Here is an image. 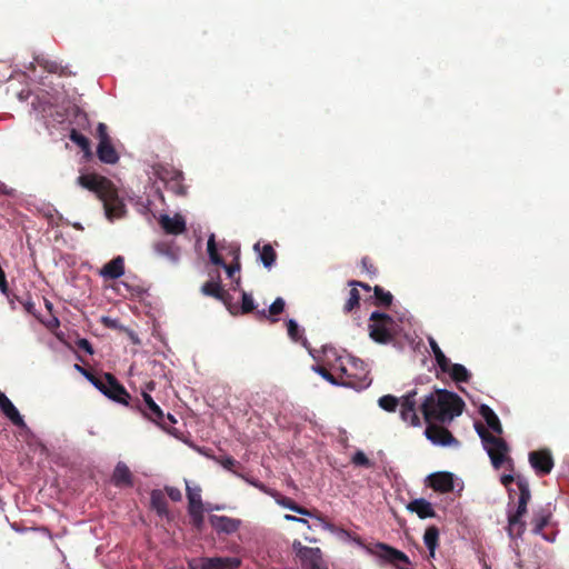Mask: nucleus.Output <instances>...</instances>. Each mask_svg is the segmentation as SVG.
I'll use <instances>...</instances> for the list:
<instances>
[{
  "mask_svg": "<svg viewBox=\"0 0 569 569\" xmlns=\"http://www.w3.org/2000/svg\"><path fill=\"white\" fill-rule=\"evenodd\" d=\"M463 400L455 392L447 389H436L425 396L420 403V410L427 422L449 423L462 413Z\"/></svg>",
  "mask_w": 569,
  "mask_h": 569,
  "instance_id": "nucleus-1",
  "label": "nucleus"
},
{
  "mask_svg": "<svg viewBox=\"0 0 569 569\" xmlns=\"http://www.w3.org/2000/svg\"><path fill=\"white\" fill-rule=\"evenodd\" d=\"M323 353L330 370L348 378V380H341V386L362 389L370 385L368 367L361 359L349 355H338L337 350L332 347H326Z\"/></svg>",
  "mask_w": 569,
  "mask_h": 569,
  "instance_id": "nucleus-2",
  "label": "nucleus"
},
{
  "mask_svg": "<svg viewBox=\"0 0 569 569\" xmlns=\"http://www.w3.org/2000/svg\"><path fill=\"white\" fill-rule=\"evenodd\" d=\"M77 184L93 192L102 201L109 220L119 219L124 214V203L107 178L96 173H82L77 178Z\"/></svg>",
  "mask_w": 569,
  "mask_h": 569,
  "instance_id": "nucleus-3",
  "label": "nucleus"
},
{
  "mask_svg": "<svg viewBox=\"0 0 569 569\" xmlns=\"http://www.w3.org/2000/svg\"><path fill=\"white\" fill-rule=\"evenodd\" d=\"M417 391L411 390L407 395L402 396L400 399L387 395L379 398L378 403L381 409L388 412H393L397 407H400V418L403 422L408 423L412 427H420L421 421L418 416L417 405L418 401L416 399Z\"/></svg>",
  "mask_w": 569,
  "mask_h": 569,
  "instance_id": "nucleus-4",
  "label": "nucleus"
},
{
  "mask_svg": "<svg viewBox=\"0 0 569 569\" xmlns=\"http://www.w3.org/2000/svg\"><path fill=\"white\" fill-rule=\"evenodd\" d=\"M400 328L396 320L381 312H372L369 317V337L377 343L387 345L398 335Z\"/></svg>",
  "mask_w": 569,
  "mask_h": 569,
  "instance_id": "nucleus-5",
  "label": "nucleus"
},
{
  "mask_svg": "<svg viewBox=\"0 0 569 569\" xmlns=\"http://www.w3.org/2000/svg\"><path fill=\"white\" fill-rule=\"evenodd\" d=\"M476 431L481 438L483 448L487 451L495 469H499L503 462H509L511 465V460L508 457L509 447L503 439L491 435L480 426H476Z\"/></svg>",
  "mask_w": 569,
  "mask_h": 569,
  "instance_id": "nucleus-6",
  "label": "nucleus"
},
{
  "mask_svg": "<svg viewBox=\"0 0 569 569\" xmlns=\"http://www.w3.org/2000/svg\"><path fill=\"white\" fill-rule=\"evenodd\" d=\"M357 545L362 547L367 553L377 557L382 563L397 565L398 562L409 563L408 556L393 547L383 542H377L373 546H366L359 539H355Z\"/></svg>",
  "mask_w": 569,
  "mask_h": 569,
  "instance_id": "nucleus-7",
  "label": "nucleus"
},
{
  "mask_svg": "<svg viewBox=\"0 0 569 569\" xmlns=\"http://www.w3.org/2000/svg\"><path fill=\"white\" fill-rule=\"evenodd\" d=\"M190 569H238L241 559L238 557H199L188 562Z\"/></svg>",
  "mask_w": 569,
  "mask_h": 569,
  "instance_id": "nucleus-8",
  "label": "nucleus"
},
{
  "mask_svg": "<svg viewBox=\"0 0 569 569\" xmlns=\"http://www.w3.org/2000/svg\"><path fill=\"white\" fill-rule=\"evenodd\" d=\"M292 549L303 569H327L319 548L306 547L300 541H293Z\"/></svg>",
  "mask_w": 569,
  "mask_h": 569,
  "instance_id": "nucleus-9",
  "label": "nucleus"
},
{
  "mask_svg": "<svg viewBox=\"0 0 569 569\" xmlns=\"http://www.w3.org/2000/svg\"><path fill=\"white\" fill-rule=\"evenodd\" d=\"M207 251H208L210 261L213 264L222 267L226 270L227 276L234 281L233 289L234 290L239 289L241 279L239 276L236 277V274L239 273V271H240V262L238 261V258L236 259L234 263L229 264V266L226 264L217 252L214 234H210V237L208 238Z\"/></svg>",
  "mask_w": 569,
  "mask_h": 569,
  "instance_id": "nucleus-10",
  "label": "nucleus"
},
{
  "mask_svg": "<svg viewBox=\"0 0 569 569\" xmlns=\"http://www.w3.org/2000/svg\"><path fill=\"white\" fill-rule=\"evenodd\" d=\"M92 383L108 398L119 403H127V398L129 397L127 391L111 375H106V381H92Z\"/></svg>",
  "mask_w": 569,
  "mask_h": 569,
  "instance_id": "nucleus-11",
  "label": "nucleus"
},
{
  "mask_svg": "<svg viewBox=\"0 0 569 569\" xmlns=\"http://www.w3.org/2000/svg\"><path fill=\"white\" fill-rule=\"evenodd\" d=\"M426 438L435 446L458 447L459 441L451 432L442 427L429 425L425 430Z\"/></svg>",
  "mask_w": 569,
  "mask_h": 569,
  "instance_id": "nucleus-12",
  "label": "nucleus"
},
{
  "mask_svg": "<svg viewBox=\"0 0 569 569\" xmlns=\"http://www.w3.org/2000/svg\"><path fill=\"white\" fill-rule=\"evenodd\" d=\"M529 463L537 475H548L553 468V459L550 450L541 449L529 453Z\"/></svg>",
  "mask_w": 569,
  "mask_h": 569,
  "instance_id": "nucleus-13",
  "label": "nucleus"
},
{
  "mask_svg": "<svg viewBox=\"0 0 569 569\" xmlns=\"http://www.w3.org/2000/svg\"><path fill=\"white\" fill-rule=\"evenodd\" d=\"M158 222L168 234H182L187 229L186 219L180 213H174L173 216L161 213Z\"/></svg>",
  "mask_w": 569,
  "mask_h": 569,
  "instance_id": "nucleus-14",
  "label": "nucleus"
},
{
  "mask_svg": "<svg viewBox=\"0 0 569 569\" xmlns=\"http://www.w3.org/2000/svg\"><path fill=\"white\" fill-rule=\"evenodd\" d=\"M429 486L439 492H449L455 488V478L451 472L440 471L428 477Z\"/></svg>",
  "mask_w": 569,
  "mask_h": 569,
  "instance_id": "nucleus-15",
  "label": "nucleus"
},
{
  "mask_svg": "<svg viewBox=\"0 0 569 569\" xmlns=\"http://www.w3.org/2000/svg\"><path fill=\"white\" fill-rule=\"evenodd\" d=\"M526 512L527 505H520V502H518L517 510L513 513H508V531L510 537H519L523 533L526 525L521 518Z\"/></svg>",
  "mask_w": 569,
  "mask_h": 569,
  "instance_id": "nucleus-16",
  "label": "nucleus"
},
{
  "mask_svg": "<svg viewBox=\"0 0 569 569\" xmlns=\"http://www.w3.org/2000/svg\"><path fill=\"white\" fill-rule=\"evenodd\" d=\"M209 522L217 532L232 533L238 530L241 521L227 516H210Z\"/></svg>",
  "mask_w": 569,
  "mask_h": 569,
  "instance_id": "nucleus-17",
  "label": "nucleus"
},
{
  "mask_svg": "<svg viewBox=\"0 0 569 569\" xmlns=\"http://www.w3.org/2000/svg\"><path fill=\"white\" fill-rule=\"evenodd\" d=\"M159 178L168 183L169 188L177 194L184 193L182 186V173L174 169H163L159 173Z\"/></svg>",
  "mask_w": 569,
  "mask_h": 569,
  "instance_id": "nucleus-18",
  "label": "nucleus"
},
{
  "mask_svg": "<svg viewBox=\"0 0 569 569\" xmlns=\"http://www.w3.org/2000/svg\"><path fill=\"white\" fill-rule=\"evenodd\" d=\"M99 274L104 279H118L124 274V259L121 256L106 263Z\"/></svg>",
  "mask_w": 569,
  "mask_h": 569,
  "instance_id": "nucleus-19",
  "label": "nucleus"
},
{
  "mask_svg": "<svg viewBox=\"0 0 569 569\" xmlns=\"http://www.w3.org/2000/svg\"><path fill=\"white\" fill-rule=\"evenodd\" d=\"M439 368L456 382H467L470 378V372L465 366L452 363L450 359H447V366H440Z\"/></svg>",
  "mask_w": 569,
  "mask_h": 569,
  "instance_id": "nucleus-20",
  "label": "nucleus"
},
{
  "mask_svg": "<svg viewBox=\"0 0 569 569\" xmlns=\"http://www.w3.org/2000/svg\"><path fill=\"white\" fill-rule=\"evenodd\" d=\"M0 409L13 425L22 428L26 427L24 420L20 412L7 396H2L0 399Z\"/></svg>",
  "mask_w": 569,
  "mask_h": 569,
  "instance_id": "nucleus-21",
  "label": "nucleus"
},
{
  "mask_svg": "<svg viewBox=\"0 0 569 569\" xmlns=\"http://www.w3.org/2000/svg\"><path fill=\"white\" fill-rule=\"evenodd\" d=\"M0 409L13 425L22 428L26 427L24 420L20 412L7 396H2L0 399Z\"/></svg>",
  "mask_w": 569,
  "mask_h": 569,
  "instance_id": "nucleus-22",
  "label": "nucleus"
},
{
  "mask_svg": "<svg viewBox=\"0 0 569 569\" xmlns=\"http://www.w3.org/2000/svg\"><path fill=\"white\" fill-rule=\"evenodd\" d=\"M407 509L410 512L417 513L420 519L435 517V510L431 502L423 498L412 500L408 503Z\"/></svg>",
  "mask_w": 569,
  "mask_h": 569,
  "instance_id": "nucleus-23",
  "label": "nucleus"
},
{
  "mask_svg": "<svg viewBox=\"0 0 569 569\" xmlns=\"http://www.w3.org/2000/svg\"><path fill=\"white\" fill-rule=\"evenodd\" d=\"M479 413L482 417V419L486 421L488 428L493 431L497 435L502 433V426L500 423V420L498 416L495 413V411L487 405H481L479 407Z\"/></svg>",
  "mask_w": 569,
  "mask_h": 569,
  "instance_id": "nucleus-24",
  "label": "nucleus"
},
{
  "mask_svg": "<svg viewBox=\"0 0 569 569\" xmlns=\"http://www.w3.org/2000/svg\"><path fill=\"white\" fill-rule=\"evenodd\" d=\"M97 154L100 161L109 164H113L119 160V156L111 144V141H99L97 148Z\"/></svg>",
  "mask_w": 569,
  "mask_h": 569,
  "instance_id": "nucleus-25",
  "label": "nucleus"
},
{
  "mask_svg": "<svg viewBox=\"0 0 569 569\" xmlns=\"http://www.w3.org/2000/svg\"><path fill=\"white\" fill-rule=\"evenodd\" d=\"M112 481L119 487L132 485L131 472L124 462L120 461L117 463L112 475Z\"/></svg>",
  "mask_w": 569,
  "mask_h": 569,
  "instance_id": "nucleus-26",
  "label": "nucleus"
},
{
  "mask_svg": "<svg viewBox=\"0 0 569 569\" xmlns=\"http://www.w3.org/2000/svg\"><path fill=\"white\" fill-rule=\"evenodd\" d=\"M142 397H143V400H144V403L147 406V409L144 411L146 416L154 421V422H159L162 417H163V412L162 410L160 409V407L153 401L152 397L148 393V392H142Z\"/></svg>",
  "mask_w": 569,
  "mask_h": 569,
  "instance_id": "nucleus-27",
  "label": "nucleus"
},
{
  "mask_svg": "<svg viewBox=\"0 0 569 569\" xmlns=\"http://www.w3.org/2000/svg\"><path fill=\"white\" fill-rule=\"evenodd\" d=\"M254 251L258 252L259 259L263 267L271 268L276 260V252L271 244H264L262 248H260V243H256L253 246Z\"/></svg>",
  "mask_w": 569,
  "mask_h": 569,
  "instance_id": "nucleus-28",
  "label": "nucleus"
},
{
  "mask_svg": "<svg viewBox=\"0 0 569 569\" xmlns=\"http://www.w3.org/2000/svg\"><path fill=\"white\" fill-rule=\"evenodd\" d=\"M439 530L435 526H430L426 529L423 535V542L429 550L431 557H435L436 549L438 547Z\"/></svg>",
  "mask_w": 569,
  "mask_h": 569,
  "instance_id": "nucleus-29",
  "label": "nucleus"
},
{
  "mask_svg": "<svg viewBox=\"0 0 569 569\" xmlns=\"http://www.w3.org/2000/svg\"><path fill=\"white\" fill-rule=\"evenodd\" d=\"M287 328L288 335L293 342H301L305 348H308V341L303 337V329L299 327L296 320L289 319Z\"/></svg>",
  "mask_w": 569,
  "mask_h": 569,
  "instance_id": "nucleus-30",
  "label": "nucleus"
},
{
  "mask_svg": "<svg viewBox=\"0 0 569 569\" xmlns=\"http://www.w3.org/2000/svg\"><path fill=\"white\" fill-rule=\"evenodd\" d=\"M187 498L189 501V508L203 507L201 499V489L199 486H190L189 481L186 480Z\"/></svg>",
  "mask_w": 569,
  "mask_h": 569,
  "instance_id": "nucleus-31",
  "label": "nucleus"
},
{
  "mask_svg": "<svg viewBox=\"0 0 569 569\" xmlns=\"http://www.w3.org/2000/svg\"><path fill=\"white\" fill-rule=\"evenodd\" d=\"M274 498H276V502L278 505H280L281 507L289 509L291 511H295L301 516L312 517V515L309 512V510L298 506L291 499L286 498V497H280L278 493Z\"/></svg>",
  "mask_w": 569,
  "mask_h": 569,
  "instance_id": "nucleus-32",
  "label": "nucleus"
},
{
  "mask_svg": "<svg viewBox=\"0 0 569 569\" xmlns=\"http://www.w3.org/2000/svg\"><path fill=\"white\" fill-rule=\"evenodd\" d=\"M201 292L206 296L214 297L216 299H223V290L219 282L208 281L201 287Z\"/></svg>",
  "mask_w": 569,
  "mask_h": 569,
  "instance_id": "nucleus-33",
  "label": "nucleus"
},
{
  "mask_svg": "<svg viewBox=\"0 0 569 569\" xmlns=\"http://www.w3.org/2000/svg\"><path fill=\"white\" fill-rule=\"evenodd\" d=\"M428 343L435 357L438 367L447 366V357L438 346L437 341L432 337H428Z\"/></svg>",
  "mask_w": 569,
  "mask_h": 569,
  "instance_id": "nucleus-34",
  "label": "nucleus"
},
{
  "mask_svg": "<svg viewBox=\"0 0 569 569\" xmlns=\"http://www.w3.org/2000/svg\"><path fill=\"white\" fill-rule=\"evenodd\" d=\"M517 485L520 491L518 502L520 505H528L531 497L528 481L525 478L518 477Z\"/></svg>",
  "mask_w": 569,
  "mask_h": 569,
  "instance_id": "nucleus-35",
  "label": "nucleus"
},
{
  "mask_svg": "<svg viewBox=\"0 0 569 569\" xmlns=\"http://www.w3.org/2000/svg\"><path fill=\"white\" fill-rule=\"evenodd\" d=\"M70 140L74 142L77 146H79L83 152H86L87 154L90 153V142L82 133L78 132L74 129L71 130Z\"/></svg>",
  "mask_w": 569,
  "mask_h": 569,
  "instance_id": "nucleus-36",
  "label": "nucleus"
},
{
  "mask_svg": "<svg viewBox=\"0 0 569 569\" xmlns=\"http://www.w3.org/2000/svg\"><path fill=\"white\" fill-rule=\"evenodd\" d=\"M151 505L159 515L166 512V501L161 491L153 490L151 492Z\"/></svg>",
  "mask_w": 569,
  "mask_h": 569,
  "instance_id": "nucleus-37",
  "label": "nucleus"
},
{
  "mask_svg": "<svg viewBox=\"0 0 569 569\" xmlns=\"http://www.w3.org/2000/svg\"><path fill=\"white\" fill-rule=\"evenodd\" d=\"M192 523L197 529H201L204 522L203 507L188 508Z\"/></svg>",
  "mask_w": 569,
  "mask_h": 569,
  "instance_id": "nucleus-38",
  "label": "nucleus"
},
{
  "mask_svg": "<svg viewBox=\"0 0 569 569\" xmlns=\"http://www.w3.org/2000/svg\"><path fill=\"white\" fill-rule=\"evenodd\" d=\"M312 370L317 372L319 376H321L326 381H328L332 386H341V381H338L332 373H330L325 367L322 366H315L312 367Z\"/></svg>",
  "mask_w": 569,
  "mask_h": 569,
  "instance_id": "nucleus-39",
  "label": "nucleus"
},
{
  "mask_svg": "<svg viewBox=\"0 0 569 569\" xmlns=\"http://www.w3.org/2000/svg\"><path fill=\"white\" fill-rule=\"evenodd\" d=\"M375 296L379 305L388 306L392 301V295L380 287H375Z\"/></svg>",
  "mask_w": 569,
  "mask_h": 569,
  "instance_id": "nucleus-40",
  "label": "nucleus"
},
{
  "mask_svg": "<svg viewBox=\"0 0 569 569\" xmlns=\"http://www.w3.org/2000/svg\"><path fill=\"white\" fill-rule=\"evenodd\" d=\"M238 477L242 478L246 482H248L249 485L256 487L257 489H259L260 491H262V492H264L267 495H270L272 497L277 496V492H274L273 490L269 489L268 487H266L262 482H260L258 480L244 477L243 475H238Z\"/></svg>",
  "mask_w": 569,
  "mask_h": 569,
  "instance_id": "nucleus-41",
  "label": "nucleus"
},
{
  "mask_svg": "<svg viewBox=\"0 0 569 569\" xmlns=\"http://www.w3.org/2000/svg\"><path fill=\"white\" fill-rule=\"evenodd\" d=\"M359 292L356 288H352L349 292V298L345 305L346 311H351L359 303Z\"/></svg>",
  "mask_w": 569,
  "mask_h": 569,
  "instance_id": "nucleus-42",
  "label": "nucleus"
},
{
  "mask_svg": "<svg viewBox=\"0 0 569 569\" xmlns=\"http://www.w3.org/2000/svg\"><path fill=\"white\" fill-rule=\"evenodd\" d=\"M214 460L220 463L224 469L229 470V471H232L236 476H238L239 473L233 471V467L236 465H238V462L229 457V456H224V457H221V458H214Z\"/></svg>",
  "mask_w": 569,
  "mask_h": 569,
  "instance_id": "nucleus-43",
  "label": "nucleus"
},
{
  "mask_svg": "<svg viewBox=\"0 0 569 569\" xmlns=\"http://www.w3.org/2000/svg\"><path fill=\"white\" fill-rule=\"evenodd\" d=\"M352 463L361 467H370L371 463L363 451L358 450L351 459Z\"/></svg>",
  "mask_w": 569,
  "mask_h": 569,
  "instance_id": "nucleus-44",
  "label": "nucleus"
},
{
  "mask_svg": "<svg viewBox=\"0 0 569 569\" xmlns=\"http://www.w3.org/2000/svg\"><path fill=\"white\" fill-rule=\"evenodd\" d=\"M254 300L250 293L242 291V303L241 308L243 312H250L254 309Z\"/></svg>",
  "mask_w": 569,
  "mask_h": 569,
  "instance_id": "nucleus-45",
  "label": "nucleus"
},
{
  "mask_svg": "<svg viewBox=\"0 0 569 569\" xmlns=\"http://www.w3.org/2000/svg\"><path fill=\"white\" fill-rule=\"evenodd\" d=\"M284 300L282 298H277L269 307V315L276 316L283 311L284 309Z\"/></svg>",
  "mask_w": 569,
  "mask_h": 569,
  "instance_id": "nucleus-46",
  "label": "nucleus"
},
{
  "mask_svg": "<svg viewBox=\"0 0 569 569\" xmlns=\"http://www.w3.org/2000/svg\"><path fill=\"white\" fill-rule=\"evenodd\" d=\"M548 522V518L546 516H537L535 519H533V529H532V532L535 535H540L542 529L545 528V526L547 525Z\"/></svg>",
  "mask_w": 569,
  "mask_h": 569,
  "instance_id": "nucleus-47",
  "label": "nucleus"
},
{
  "mask_svg": "<svg viewBox=\"0 0 569 569\" xmlns=\"http://www.w3.org/2000/svg\"><path fill=\"white\" fill-rule=\"evenodd\" d=\"M38 63H40L44 69H47L49 72H59L60 66L57 62L48 61V60H37Z\"/></svg>",
  "mask_w": 569,
  "mask_h": 569,
  "instance_id": "nucleus-48",
  "label": "nucleus"
},
{
  "mask_svg": "<svg viewBox=\"0 0 569 569\" xmlns=\"http://www.w3.org/2000/svg\"><path fill=\"white\" fill-rule=\"evenodd\" d=\"M97 134L99 138V141H109L110 138L107 132V126L102 122H100L97 127Z\"/></svg>",
  "mask_w": 569,
  "mask_h": 569,
  "instance_id": "nucleus-49",
  "label": "nucleus"
},
{
  "mask_svg": "<svg viewBox=\"0 0 569 569\" xmlns=\"http://www.w3.org/2000/svg\"><path fill=\"white\" fill-rule=\"evenodd\" d=\"M166 490H167V493H168V496L170 497L171 500H173V501H180L181 500L182 495H181V491L178 488L168 487Z\"/></svg>",
  "mask_w": 569,
  "mask_h": 569,
  "instance_id": "nucleus-50",
  "label": "nucleus"
},
{
  "mask_svg": "<svg viewBox=\"0 0 569 569\" xmlns=\"http://www.w3.org/2000/svg\"><path fill=\"white\" fill-rule=\"evenodd\" d=\"M32 106L34 108V110L42 117V118H46L47 117V113L49 111V109L51 108V106L47 102L44 103H40L39 106H36L34 102H32Z\"/></svg>",
  "mask_w": 569,
  "mask_h": 569,
  "instance_id": "nucleus-51",
  "label": "nucleus"
},
{
  "mask_svg": "<svg viewBox=\"0 0 569 569\" xmlns=\"http://www.w3.org/2000/svg\"><path fill=\"white\" fill-rule=\"evenodd\" d=\"M315 519L325 530H328V531L335 532V533L337 532L338 529L333 525L323 520L321 517H315Z\"/></svg>",
  "mask_w": 569,
  "mask_h": 569,
  "instance_id": "nucleus-52",
  "label": "nucleus"
},
{
  "mask_svg": "<svg viewBox=\"0 0 569 569\" xmlns=\"http://www.w3.org/2000/svg\"><path fill=\"white\" fill-rule=\"evenodd\" d=\"M284 520L290 521V522H299V523L306 525L309 529H311V526L309 525L308 520L305 518H298L292 515H284Z\"/></svg>",
  "mask_w": 569,
  "mask_h": 569,
  "instance_id": "nucleus-53",
  "label": "nucleus"
},
{
  "mask_svg": "<svg viewBox=\"0 0 569 569\" xmlns=\"http://www.w3.org/2000/svg\"><path fill=\"white\" fill-rule=\"evenodd\" d=\"M78 347L81 349V350H84L86 352L92 355L93 353V350H92V347L90 345V342L87 340V339H80L78 341Z\"/></svg>",
  "mask_w": 569,
  "mask_h": 569,
  "instance_id": "nucleus-54",
  "label": "nucleus"
},
{
  "mask_svg": "<svg viewBox=\"0 0 569 569\" xmlns=\"http://www.w3.org/2000/svg\"><path fill=\"white\" fill-rule=\"evenodd\" d=\"M157 251L160 254H163V256L168 257V259L171 260L172 262H177L178 261V254H176L173 252L161 250L160 247L157 248Z\"/></svg>",
  "mask_w": 569,
  "mask_h": 569,
  "instance_id": "nucleus-55",
  "label": "nucleus"
},
{
  "mask_svg": "<svg viewBox=\"0 0 569 569\" xmlns=\"http://www.w3.org/2000/svg\"><path fill=\"white\" fill-rule=\"evenodd\" d=\"M503 486L508 487L513 481L512 475H502L500 478Z\"/></svg>",
  "mask_w": 569,
  "mask_h": 569,
  "instance_id": "nucleus-56",
  "label": "nucleus"
},
{
  "mask_svg": "<svg viewBox=\"0 0 569 569\" xmlns=\"http://www.w3.org/2000/svg\"><path fill=\"white\" fill-rule=\"evenodd\" d=\"M349 286H361L365 290H367V291L370 290V287L368 284H365V283H361V282H358V281H350Z\"/></svg>",
  "mask_w": 569,
  "mask_h": 569,
  "instance_id": "nucleus-57",
  "label": "nucleus"
},
{
  "mask_svg": "<svg viewBox=\"0 0 569 569\" xmlns=\"http://www.w3.org/2000/svg\"><path fill=\"white\" fill-rule=\"evenodd\" d=\"M337 535H339L341 538H348L349 537V532L345 529H338Z\"/></svg>",
  "mask_w": 569,
  "mask_h": 569,
  "instance_id": "nucleus-58",
  "label": "nucleus"
},
{
  "mask_svg": "<svg viewBox=\"0 0 569 569\" xmlns=\"http://www.w3.org/2000/svg\"><path fill=\"white\" fill-rule=\"evenodd\" d=\"M0 193H10V190L2 182H0Z\"/></svg>",
  "mask_w": 569,
  "mask_h": 569,
  "instance_id": "nucleus-59",
  "label": "nucleus"
},
{
  "mask_svg": "<svg viewBox=\"0 0 569 569\" xmlns=\"http://www.w3.org/2000/svg\"><path fill=\"white\" fill-rule=\"evenodd\" d=\"M84 377H86L87 379H89L91 382H92V381H96L94 379L90 378V376H89L88 373H84Z\"/></svg>",
  "mask_w": 569,
  "mask_h": 569,
  "instance_id": "nucleus-60",
  "label": "nucleus"
},
{
  "mask_svg": "<svg viewBox=\"0 0 569 569\" xmlns=\"http://www.w3.org/2000/svg\"><path fill=\"white\" fill-rule=\"evenodd\" d=\"M84 377H86L87 379H89L91 382H92V381H96L94 379L90 378V376H89L88 373H84Z\"/></svg>",
  "mask_w": 569,
  "mask_h": 569,
  "instance_id": "nucleus-61",
  "label": "nucleus"
},
{
  "mask_svg": "<svg viewBox=\"0 0 569 569\" xmlns=\"http://www.w3.org/2000/svg\"><path fill=\"white\" fill-rule=\"evenodd\" d=\"M84 377H86L87 379H89L91 382H92V381H96L94 379L90 378V376H89L88 373H84Z\"/></svg>",
  "mask_w": 569,
  "mask_h": 569,
  "instance_id": "nucleus-62",
  "label": "nucleus"
},
{
  "mask_svg": "<svg viewBox=\"0 0 569 569\" xmlns=\"http://www.w3.org/2000/svg\"><path fill=\"white\" fill-rule=\"evenodd\" d=\"M74 367H76V369H77V370H79V371H81V372H84V371L82 370V368H81L79 365H76Z\"/></svg>",
  "mask_w": 569,
  "mask_h": 569,
  "instance_id": "nucleus-63",
  "label": "nucleus"
},
{
  "mask_svg": "<svg viewBox=\"0 0 569 569\" xmlns=\"http://www.w3.org/2000/svg\"><path fill=\"white\" fill-rule=\"evenodd\" d=\"M307 540H309L310 542H315L316 540L312 539V538H306Z\"/></svg>",
  "mask_w": 569,
  "mask_h": 569,
  "instance_id": "nucleus-64",
  "label": "nucleus"
}]
</instances>
